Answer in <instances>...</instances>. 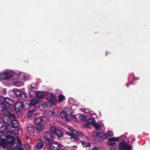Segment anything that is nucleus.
Instances as JSON below:
<instances>
[{"mask_svg":"<svg viewBox=\"0 0 150 150\" xmlns=\"http://www.w3.org/2000/svg\"><path fill=\"white\" fill-rule=\"evenodd\" d=\"M60 115L62 118L66 121H69V119L68 117V114L64 111H62L60 113Z\"/></svg>","mask_w":150,"mask_h":150,"instance_id":"obj_17","label":"nucleus"},{"mask_svg":"<svg viewBox=\"0 0 150 150\" xmlns=\"http://www.w3.org/2000/svg\"><path fill=\"white\" fill-rule=\"evenodd\" d=\"M55 134H56L58 137H61L62 136V131L59 129H57Z\"/></svg>","mask_w":150,"mask_h":150,"instance_id":"obj_27","label":"nucleus"},{"mask_svg":"<svg viewBox=\"0 0 150 150\" xmlns=\"http://www.w3.org/2000/svg\"><path fill=\"white\" fill-rule=\"evenodd\" d=\"M120 150H132V146L129 145L125 141L120 143L119 145Z\"/></svg>","mask_w":150,"mask_h":150,"instance_id":"obj_7","label":"nucleus"},{"mask_svg":"<svg viewBox=\"0 0 150 150\" xmlns=\"http://www.w3.org/2000/svg\"><path fill=\"white\" fill-rule=\"evenodd\" d=\"M109 150H112L111 149H110Z\"/></svg>","mask_w":150,"mask_h":150,"instance_id":"obj_51","label":"nucleus"},{"mask_svg":"<svg viewBox=\"0 0 150 150\" xmlns=\"http://www.w3.org/2000/svg\"><path fill=\"white\" fill-rule=\"evenodd\" d=\"M6 130V126L0 124V132H2Z\"/></svg>","mask_w":150,"mask_h":150,"instance_id":"obj_29","label":"nucleus"},{"mask_svg":"<svg viewBox=\"0 0 150 150\" xmlns=\"http://www.w3.org/2000/svg\"><path fill=\"white\" fill-rule=\"evenodd\" d=\"M12 124L13 127H17L19 126V122L14 119H12Z\"/></svg>","mask_w":150,"mask_h":150,"instance_id":"obj_24","label":"nucleus"},{"mask_svg":"<svg viewBox=\"0 0 150 150\" xmlns=\"http://www.w3.org/2000/svg\"><path fill=\"white\" fill-rule=\"evenodd\" d=\"M56 111H57L56 109H54L52 111H49L47 112V115L51 117H53L57 114V113L56 112Z\"/></svg>","mask_w":150,"mask_h":150,"instance_id":"obj_18","label":"nucleus"},{"mask_svg":"<svg viewBox=\"0 0 150 150\" xmlns=\"http://www.w3.org/2000/svg\"><path fill=\"white\" fill-rule=\"evenodd\" d=\"M44 138L48 141H51L54 139L52 134L50 132H47L45 133L43 135Z\"/></svg>","mask_w":150,"mask_h":150,"instance_id":"obj_10","label":"nucleus"},{"mask_svg":"<svg viewBox=\"0 0 150 150\" xmlns=\"http://www.w3.org/2000/svg\"><path fill=\"white\" fill-rule=\"evenodd\" d=\"M15 115L13 114L9 115H4L2 118V120L7 124H8L11 122L12 119H15Z\"/></svg>","mask_w":150,"mask_h":150,"instance_id":"obj_6","label":"nucleus"},{"mask_svg":"<svg viewBox=\"0 0 150 150\" xmlns=\"http://www.w3.org/2000/svg\"><path fill=\"white\" fill-rule=\"evenodd\" d=\"M92 150H99L96 148L94 147V148H93L92 149Z\"/></svg>","mask_w":150,"mask_h":150,"instance_id":"obj_42","label":"nucleus"},{"mask_svg":"<svg viewBox=\"0 0 150 150\" xmlns=\"http://www.w3.org/2000/svg\"><path fill=\"white\" fill-rule=\"evenodd\" d=\"M37 92L34 90H29V98L36 97V96Z\"/></svg>","mask_w":150,"mask_h":150,"instance_id":"obj_20","label":"nucleus"},{"mask_svg":"<svg viewBox=\"0 0 150 150\" xmlns=\"http://www.w3.org/2000/svg\"><path fill=\"white\" fill-rule=\"evenodd\" d=\"M106 135L107 136V138L108 137H111L113 136V133L111 131H108L107 132Z\"/></svg>","mask_w":150,"mask_h":150,"instance_id":"obj_32","label":"nucleus"},{"mask_svg":"<svg viewBox=\"0 0 150 150\" xmlns=\"http://www.w3.org/2000/svg\"><path fill=\"white\" fill-rule=\"evenodd\" d=\"M15 141V138L13 136H11L7 141L5 139L0 140V146L3 148H7L8 150H13L16 148V146H13Z\"/></svg>","mask_w":150,"mask_h":150,"instance_id":"obj_2","label":"nucleus"},{"mask_svg":"<svg viewBox=\"0 0 150 150\" xmlns=\"http://www.w3.org/2000/svg\"><path fill=\"white\" fill-rule=\"evenodd\" d=\"M71 118L74 121H78V119L75 115H72L71 117Z\"/></svg>","mask_w":150,"mask_h":150,"instance_id":"obj_38","label":"nucleus"},{"mask_svg":"<svg viewBox=\"0 0 150 150\" xmlns=\"http://www.w3.org/2000/svg\"><path fill=\"white\" fill-rule=\"evenodd\" d=\"M14 94L17 96V97L20 98H23L24 96L25 98H26L27 97L28 94L25 92H23V93L22 94L21 91L20 90L18 89H16L14 91Z\"/></svg>","mask_w":150,"mask_h":150,"instance_id":"obj_12","label":"nucleus"},{"mask_svg":"<svg viewBox=\"0 0 150 150\" xmlns=\"http://www.w3.org/2000/svg\"><path fill=\"white\" fill-rule=\"evenodd\" d=\"M68 129L72 133V134L70 137V139L72 141H76L78 139L77 136H80L82 135V133L81 132L76 131L70 127H68Z\"/></svg>","mask_w":150,"mask_h":150,"instance_id":"obj_5","label":"nucleus"},{"mask_svg":"<svg viewBox=\"0 0 150 150\" xmlns=\"http://www.w3.org/2000/svg\"><path fill=\"white\" fill-rule=\"evenodd\" d=\"M93 136L97 137L100 140H104L107 138L106 134L103 133H99L95 131L93 132Z\"/></svg>","mask_w":150,"mask_h":150,"instance_id":"obj_8","label":"nucleus"},{"mask_svg":"<svg viewBox=\"0 0 150 150\" xmlns=\"http://www.w3.org/2000/svg\"><path fill=\"white\" fill-rule=\"evenodd\" d=\"M58 101L59 102L62 101L64 99L65 96L62 94L59 95L58 96Z\"/></svg>","mask_w":150,"mask_h":150,"instance_id":"obj_30","label":"nucleus"},{"mask_svg":"<svg viewBox=\"0 0 150 150\" xmlns=\"http://www.w3.org/2000/svg\"><path fill=\"white\" fill-rule=\"evenodd\" d=\"M139 78L138 77H134V79L135 80H137Z\"/></svg>","mask_w":150,"mask_h":150,"instance_id":"obj_43","label":"nucleus"},{"mask_svg":"<svg viewBox=\"0 0 150 150\" xmlns=\"http://www.w3.org/2000/svg\"><path fill=\"white\" fill-rule=\"evenodd\" d=\"M17 142L18 143V145L21 146V143L20 138H19L18 137H17Z\"/></svg>","mask_w":150,"mask_h":150,"instance_id":"obj_39","label":"nucleus"},{"mask_svg":"<svg viewBox=\"0 0 150 150\" xmlns=\"http://www.w3.org/2000/svg\"><path fill=\"white\" fill-rule=\"evenodd\" d=\"M81 144L83 147L85 148H89L90 146V144L88 142L82 141L81 142Z\"/></svg>","mask_w":150,"mask_h":150,"instance_id":"obj_25","label":"nucleus"},{"mask_svg":"<svg viewBox=\"0 0 150 150\" xmlns=\"http://www.w3.org/2000/svg\"><path fill=\"white\" fill-rule=\"evenodd\" d=\"M41 119H42V122L44 123H46L49 121V118L46 117H42Z\"/></svg>","mask_w":150,"mask_h":150,"instance_id":"obj_33","label":"nucleus"},{"mask_svg":"<svg viewBox=\"0 0 150 150\" xmlns=\"http://www.w3.org/2000/svg\"><path fill=\"white\" fill-rule=\"evenodd\" d=\"M48 93L46 92H42L38 91L36 92V97L38 99L42 98L47 96Z\"/></svg>","mask_w":150,"mask_h":150,"instance_id":"obj_14","label":"nucleus"},{"mask_svg":"<svg viewBox=\"0 0 150 150\" xmlns=\"http://www.w3.org/2000/svg\"><path fill=\"white\" fill-rule=\"evenodd\" d=\"M42 122L41 118L38 117L36 118L34 121L35 124L37 125H38L41 124Z\"/></svg>","mask_w":150,"mask_h":150,"instance_id":"obj_23","label":"nucleus"},{"mask_svg":"<svg viewBox=\"0 0 150 150\" xmlns=\"http://www.w3.org/2000/svg\"><path fill=\"white\" fill-rule=\"evenodd\" d=\"M57 129L56 128V127L54 126H52L51 127L50 130L52 133H55Z\"/></svg>","mask_w":150,"mask_h":150,"instance_id":"obj_35","label":"nucleus"},{"mask_svg":"<svg viewBox=\"0 0 150 150\" xmlns=\"http://www.w3.org/2000/svg\"><path fill=\"white\" fill-rule=\"evenodd\" d=\"M23 104L21 102H18L15 105V110L17 112H19L22 110L23 108Z\"/></svg>","mask_w":150,"mask_h":150,"instance_id":"obj_13","label":"nucleus"},{"mask_svg":"<svg viewBox=\"0 0 150 150\" xmlns=\"http://www.w3.org/2000/svg\"><path fill=\"white\" fill-rule=\"evenodd\" d=\"M45 143L46 146L52 150H57L61 146V145L58 144L57 142L51 143L47 141H45Z\"/></svg>","mask_w":150,"mask_h":150,"instance_id":"obj_3","label":"nucleus"},{"mask_svg":"<svg viewBox=\"0 0 150 150\" xmlns=\"http://www.w3.org/2000/svg\"><path fill=\"white\" fill-rule=\"evenodd\" d=\"M95 122V120L94 118L90 119L87 120V123L84 124L83 126L86 127H89L90 126V125H93Z\"/></svg>","mask_w":150,"mask_h":150,"instance_id":"obj_16","label":"nucleus"},{"mask_svg":"<svg viewBox=\"0 0 150 150\" xmlns=\"http://www.w3.org/2000/svg\"><path fill=\"white\" fill-rule=\"evenodd\" d=\"M93 126L97 130H99L101 128V125L97 122H95Z\"/></svg>","mask_w":150,"mask_h":150,"instance_id":"obj_28","label":"nucleus"},{"mask_svg":"<svg viewBox=\"0 0 150 150\" xmlns=\"http://www.w3.org/2000/svg\"><path fill=\"white\" fill-rule=\"evenodd\" d=\"M69 100H73V99H72V98H70L69 99Z\"/></svg>","mask_w":150,"mask_h":150,"instance_id":"obj_47","label":"nucleus"},{"mask_svg":"<svg viewBox=\"0 0 150 150\" xmlns=\"http://www.w3.org/2000/svg\"><path fill=\"white\" fill-rule=\"evenodd\" d=\"M35 129H37L38 131H40V130L38 129V128L37 127L35 128V127L32 125L30 124L27 127L28 132L31 135L33 133Z\"/></svg>","mask_w":150,"mask_h":150,"instance_id":"obj_15","label":"nucleus"},{"mask_svg":"<svg viewBox=\"0 0 150 150\" xmlns=\"http://www.w3.org/2000/svg\"><path fill=\"white\" fill-rule=\"evenodd\" d=\"M39 101V100L38 99H33L31 101L30 104L33 105H35L38 103Z\"/></svg>","mask_w":150,"mask_h":150,"instance_id":"obj_26","label":"nucleus"},{"mask_svg":"<svg viewBox=\"0 0 150 150\" xmlns=\"http://www.w3.org/2000/svg\"><path fill=\"white\" fill-rule=\"evenodd\" d=\"M79 118L81 120V121L83 122L86 121V118L85 116L83 115H80L79 116Z\"/></svg>","mask_w":150,"mask_h":150,"instance_id":"obj_34","label":"nucleus"},{"mask_svg":"<svg viewBox=\"0 0 150 150\" xmlns=\"http://www.w3.org/2000/svg\"><path fill=\"white\" fill-rule=\"evenodd\" d=\"M36 113L32 111H29L28 112V118L32 119L36 116Z\"/></svg>","mask_w":150,"mask_h":150,"instance_id":"obj_19","label":"nucleus"},{"mask_svg":"<svg viewBox=\"0 0 150 150\" xmlns=\"http://www.w3.org/2000/svg\"><path fill=\"white\" fill-rule=\"evenodd\" d=\"M107 53H108V52L106 51V53H105V54H106V55H107Z\"/></svg>","mask_w":150,"mask_h":150,"instance_id":"obj_46","label":"nucleus"},{"mask_svg":"<svg viewBox=\"0 0 150 150\" xmlns=\"http://www.w3.org/2000/svg\"><path fill=\"white\" fill-rule=\"evenodd\" d=\"M47 99L49 101L51 102L54 104H55L57 103L56 98L52 93H48L47 96Z\"/></svg>","mask_w":150,"mask_h":150,"instance_id":"obj_11","label":"nucleus"},{"mask_svg":"<svg viewBox=\"0 0 150 150\" xmlns=\"http://www.w3.org/2000/svg\"><path fill=\"white\" fill-rule=\"evenodd\" d=\"M13 127H12L11 125H8L6 126V130H7V132L10 134H14V130L13 129H12L11 130L9 131V129H12V128H13Z\"/></svg>","mask_w":150,"mask_h":150,"instance_id":"obj_21","label":"nucleus"},{"mask_svg":"<svg viewBox=\"0 0 150 150\" xmlns=\"http://www.w3.org/2000/svg\"><path fill=\"white\" fill-rule=\"evenodd\" d=\"M35 87L34 86V84H30L28 86V88L29 90H33V89H34Z\"/></svg>","mask_w":150,"mask_h":150,"instance_id":"obj_36","label":"nucleus"},{"mask_svg":"<svg viewBox=\"0 0 150 150\" xmlns=\"http://www.w3.org/2000/svg\"><path fill=\"white\" fill-rule=\"evenodd\" d=\"M126 85L127 86H128V85H127V84H126Z\"/></svg>","mask_w":150,"mask_h":150,"instance_id":"obj_49","label":"nucleus"},{"mask_svg":"<svg viewBox=\"0 0 150 150\" xmlns=\"http://www.w3.org/2000/svg\"><path fill=\"white\" fill-rule=\"evenodd\" d=\"M66 134L69 135V136H70V137H71V136L72 135V134H71V133H70V132H66Z\"/></svg>","mask_w":150,"mask_h":150,"instance_id":"obj_41","label":"nucleus"},{"mask_svg":"<svg viewBox=\"0 0 150 150\" xmlns=\"http://www.w3.org/2000/svg\"><path fill=\"white\" fill-rule=\"evenodd\" d=\"M30 78L28 74L23 72H19L14 75L13 72L10 70H6L0 72V81L6 80L7 82L17 87L23 85V80H27Z\"/></svg>","mask_w":150,"mask_h":150,"instance_id":"obj_1","label":"nucleus"},{"mask_svg":"<svg viewBox=\"0 0 150 150\" xmlns=\"http://www.w3.org/2000/svg\"><path fill=\"white\" fill-rule=\"evenodd\" d=\"M6 90L5 89L1 87V89L0 91V93H2L3 94H5L6 93Z\"/></svg>","mask_w":150,"mask_h":150,"instance_id":"obj_37","label":"nucleus"},{"mask_svg":"<svg viewBox=\"0 0 150 150\" xmlns=\"http://www.w3.org/2000/svg\"><path fill=\"white\" fill-rule=\"evenodd\" d=\"M27 138H30V137H27Z\"/></svg>","mask_w":150,"mask_h":150,"instance_id":"obj_50","label":"nucleus"},{"mask_svg":"<svg viewBox=\"0 0 150 150\" xmlns=\"http://www.w3.org/2000/svg\"><path fill=\"white\" fill-rule=\"evenodd\" d=\"M50 104L49 102H46L42 104L41 106L44 108H46L49 106Z\"/></svg>","mask_w":150,"mask_h":150,"instance_id":"obj_31","label":"nucleus"},{"mask_svg":"<svg viewBox=\"0 0 150 150\" xmlns=\"http://www.w3.org/2000/svg\"><path fill=\"white\" fill-rule=\"evenodd\" d=\"M17 130L19 131V132H22V131H21V130L20 129H17Z\"/></svg>","mask_w":150,"mask_h":150,"instance_id":"obj_45","label":"nucleus"},{"mask_svg":"<svg viewBox=\"0 0 150 150\" xmlns=\"http://www.w3.org/2000/svg\"><path fill=\"white\" fill-rule=\"evenodd\" d=\"M120 137H113L108 139L107 142L108 145L110 146H113L115 145L116 142H118L119 141Z\"/></svg>","mask_w":150,"mask_h":150,"instance_id":"obj_9","label":"nucleus"},{"mask_svg":"<svg viewBox=\"0 0 150 150\" xmlns=\"http://www.w3.org/2000/svg\"><path fill=\"white\" fill-rule=\"evenodd\" d=\"M0 103L3 105L4 108H6V104L10 105H13L14 104V101L13 100L9 98L1 97L0 98Z\"/></svg>","mask_w":150,"mask_h":150,"instance_id":"obj_4","label":"nucleus"},{"mask_svg":"<svg viewBox=\"0 0 150 150\" xmlns=\"http://www.w3.org/2000/svg\"><path fill=\"white\" fill-rule=\"evenodd\" d=\"M24 91V89H22V91Z\"/></svg>","mask_w":150,"mask_h":150,"instance_id":"obj_48","label":"nucleus"},{"mask_svg":"<svg viewBox=\"0 0 150 150\" xmlns=\"http://www.w3.org/2000/svg\"><path fill=\"white\" fill-rule=\"evenodd\" d=\"M39 141L40 142L37 144L36 147V148L37 149H41L43 146V141L41 139H39Z\"/></svg>","mask_w":150,"mask_h":150,"instance_id":"obj_22","label":"nucleus"},{"mask_svg":"<svg viewBox=\"0 0 150 150\" xmlns=\"http://www.w3.org/2000/svg\"><path fill=\"white\" fill-rule=\"evenodd\" d=\"M26 144H26V143H25L24 144V146L25 148L28 149L29 148V146L28 143H26Z\"/></svg>","mask_w":150,"mask_h":150,"instance_id":"obj_40","label":"nucleus"},{"mask_svg":"<svg viewBox=\"0 0 150 150\" xmlns=\"http://www.w3.org/2000/svg\"><path fill=\"white\" fill-rule=\"evenodd\" d=\"M18 150H23V149L22 148H19Z\"/></svg>","mask_w":150,"mask_h":150,"instance_id":"obj_44","label":"nucleus"}]
</instances>
